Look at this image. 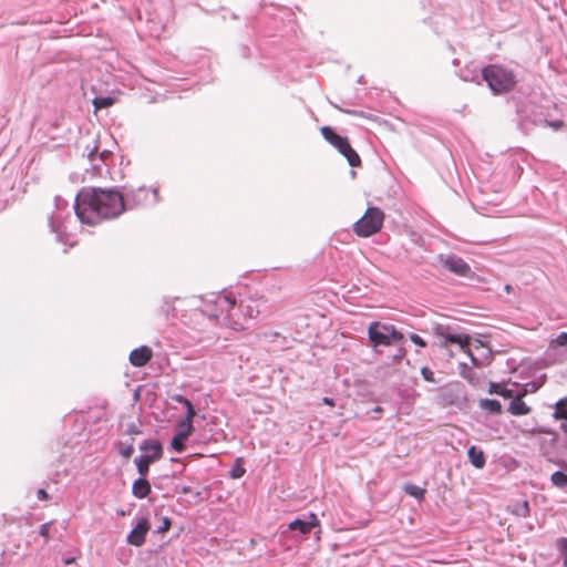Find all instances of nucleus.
I'll return each mask as SVG.
<instances>
[{"mask_svg":"<svg viewBox=\"0 0 567 567\" xmlns=\"http://www.w3.org/2000/svg\"><path fill=\"white\" fill-rule=\"evenodd\" d=\"M124 209L122 194L113 189L84 188L79 193L75 203L76 216L90 226L116 218Z\"/></svg>","mask_w":567,"mask_h":567,"instance_id":"nucleus-1","label":"nucleus"},{"mask_svg":"<svg viewBox=\"0 0 567 567\" xmlns=\"http://www.w3.org/2000/svg\"><path fill=\"white\" fill-rule=\"evenodd\" d=\"M231 309H236V298L229 293H210L203 299L202 307L194 310V316L206 317L209 321L221 319Z\"/></svg>","mask_w":567,"mask_h":567,"instance_id":"nucleus-2","label":"nucleus"},{"mask_svg":"<svg viewBox=\"0 0 567 567\" xmlns=\"http://www.w3.org/2000/svg\"><path fill=\"white\" fill-rule=\"evenodd\" d=\"M369 342L379 352V347L405 343L404 334L393 324L373 321L368 327Z\"/></svg>","mask_w":567,"mask_h":567,"instance_id":"nucleus-3","label":"nucleus"},{"mask_svg":"<svg viewBox=\"0 0 567 567\" xmlns=\"http://www.w3.org/2000/svg\"><path fill=\"white\" fill-rule=\"evenodd\" d=\"M482 75L495 94L509 92L516 84L514 73L499 65L484 68Z\"/></svg>","mask_w":567,"mask_h":567,"instance_id":"nucleus-4","label":"nucleus"},{"mask_svg":"<svg viewBox=\"0 0 567 567\" xmlns=\"http://www.w3.org/2000/svg\"><path fill=\"white\" fill-rule=\"evenodd\" d=\"M140 450L143 452L142 455L134 458V463L137 468V473L141 476H147L150 472V465L163 456V446L158 440H144Z\"/></svg>","mask_w":567,"mask_h":567,"instance_id":"nucleus-5","label":"nucleus"},{"mask_svg":"<svg viewBox=\"0 0 567 567\" xmlns=\"http://www.w3.org/2000/svg\"><path fill=\"white\" fill-rule=\"evenodd\" d=\"M384 213L378 207H369L363 216L354 223L353 231L360 237H369L380 231Z\"/></svg>","mask_w":567,"mask_h":567,"instance_id":"nucleus-6","label":"nucleus"},{"mask_svg":"<svg viewBox=\"0 0 567 567\" xmlns=\"http://www.w3.org/2000/svg\"><path fill=\"white\" fill-rule=\"evenodd\" d=\"M320 132L323 138L347 158L350 166H361V158L359 154L352 148L347 137L337 134L330 126H322Z\"/></svg>","mask_w":567,"mask_h":567,"instance_id":"nucleus-7","label":"nucleus"},{"mask_svg":"<svg viewBox=\"0 0 567 567\" xmlns=\"http://www.w3.org/2000/svg\"><path fill=\"white\" fill-rule=\"evenodd\" d=\"M433 332L436 337L441 338V347L449 344H458L460 349L467 352L472 362L477 365L478 360L471 353V337L463 333H456L450 326L436 324L433 327Z\"/></svg>","mask_w":567,"mask_h":567,"instance_id":"nucleus-8","label":"nucleus"},{"mask_svg":"<svg viewBox=\"0 0 567 567\" xmlns=\"http://www.w3.org/2000/svg\"><path fill=\"white\" fill-rule=\"evenodd\" d=\"M439 262L442 267L456 276L465 277L473 279L475 277V272L472 271L470 265L465 262L461 257L449 254V255H439Z\"/></svg>","mask_w":567,"mask_h":567,"instance_id":"nucleus-9","label":"nucleus"},{"mask_svg":"<svg viewBox=\"0 0 567 567\" xmlns=\"http://www.w3.org/2000/svg\"><path fill=\"white\" fill-rule=\"evenodd\" d=\"M194 426L193 424L177 422L175 426V434L171 440V446L177 453H182L185 451L186 445L185 442L193 433Z\"/></svg>","mask_w":567,"mask_h":567,"instance_id":"nucleus-10","label":"nucleus"},{"mask_svg":"<svg viewBox=\"0 0 567 567\" xmlns=\"http://www.w3.org/2000/svg\"><path fill=\"white\" fill-rule=\"evenodd\" d=\"M151 528L150 522L146 517H141L128 533L126 542L130 545L140 547L145 543L146 535Z\"/></svg>","mask_w":567,"mask_h":567,"instance_id":"nucleus-11","label":"nucleus"},{"mask_svg":"<svg viewBox=\"0 0 567 567\" xmlns=\"http://www.w3.org/2000/svg\"><path fill=\"white\" fill-rule=\"evenodd\" d=\"M315 527H320V522L313 513H310L305 518L298 517L288 525L289 530H297L301 535H308Z\"/></svg>","mask_w":567,"mask_h":567,"instance_id":"nucleus-12","label":"nucleus"},{"mask_svg":"<svg viewBox=\"0 0 567 567\" xmlns=\"http://www.w3.org/2000/svg\"><path fill=\"white\" fill-rule=\"evenodd\" d=\"M152 357V349L147 346H141L131 351L128 360L133 367L142 368L151 361Z\"/></svg>","mask_w":567,"mask_h":567,"instance_id":"nucleus-13","label":"nucleus"},{"mask_svg":"<svg viewBox=\"0 0 567 567\" xmlns=\"http://www.w3.org/2000/svg\"><path fill=\"white\" fill-rule=\"evenodd\" d=\"M553 417L560 422L559 429L567 435V398H563L554 404Z\"/></svg>","mask_w":567,"mask_h":567,"instance_id":"nucleus-14","label":"nucleus"},{"mask_svg":"<svg viewBox=\"0 0 567 567\" xmlns=\"http://www.w3.org/2000/svg\"><path fill=\"white\" fill-rule=\"evenodd\" d=\"M152 492V487L146 476H141L133 482L132 494L140 499L147 497Z\"/></svg>","mask_w":567,"mask_h":567,"instance_id":"nucleus-15","label":"nucleus"},{"mask_svg":"<svg viewBox=\"0 0 567 567\" xmlns=\"http://www.w3.org/2000/svg\"><path fill=\"white\" fill-rule=\"evenodd\" d=\"M236 309L243 313L245 321L247 319H254L260 313L259 305L255 300H249L247 302L241 301L239 305L236 303Z\"/></svg>","mask_w":567,"mask_h":567,"instance_id":"nucleus-16","label":"nucleus"},{"mask_svg":"<svg viewBox=\"0 0 567 567\" xmlns=\"http://www.w3.org/2000/svg\"><path fill=\"white\" fill-rule=\"evenodd\" d=\"M224 324L230 327L233 329H244L245 320L243 318V313H240L237 309H231L224 317Z\"/></svg>","mask_w":567,"mask_h":567,"instance_id":"nucleus-17","label":"nucleus"},{"mask_svg":"<svg viewBox=\"0 0 567 567\" xmlns=\"http://www.w3.org/2000/svg\"><path fill=\"white\" fill-rule=\"evenodd\" d=\"M467 457L471 464L476 468H483L486 464L484 452L475 445L468 447Z\"/></svg>","mask_w":567,"mask_h":567,"instance_id":"nucleus-18","label":"nucleus"},{"mask_svg":"<svg viewBox=\"0 0 567 567\" xmlns=\"http://www.w3.org/2000/svg\"><path fill=\"white\" fill-rule=\"evenodd\" d=\"M508 412L516 416L527 415L530 413V408L519 396H513L508 406Z\"/></svg>","mask_w":567,"mask_h":567,"instance_id":"nucleus-19","label":"nucleus"},{"mask_svg":"<svg viewBox=\"0 0 567 567\" xmlns=\"http://www.w3.org/2000/svg\"><path fill=\"white\" fill-rule=\"evenodd\" d=\"M478 408L492 415H499L503 412L501 402L495 399H481L478 401Z\"/></svg>","mask_w":567,"mask_h":567,"instance_id":"nucleus-20","label":"nucleus"},{"mask_svg":"<svg viewBox=\"0 0 567 567\" xmlns=\"http://www.w3.org/2000/svg\"><path fill=\"white\" fill-rule=\"evenodd\" d=\"M175 400L184 405L186 409L185 417L179 420V422L193 424V419L196 415V410L193 405V403L183 395H176Z\"/></svg>","mask_w":567,"mask_h":567,"instance_id":"nucleus-21","label":"nucleus"},{"mask_svg":"<svg viewBox=\"0 0 567 567\" xmlns=\"http://www.w3.org/2000/svg\"><path fill=\"white\" fill-rule=\"evenodd\" d=\"M115 449L124 458L128 460L134 453V437H127L115 443Z\"/></svg>","mask_w":567,"mask_h":567,"instance_id":"nucleus-22","label":"nucleus"},{"mask_svg":"<svg viewBox=\"0 0 567 567\" xmlns=\"http://www.w3.org/2000/svg\"><path fill=\"white\" fill-rule=\"evenodd\" d=\"M487 392L489 394H497L503 396L504 399H512L514 391L507 389L503 383L489 382Z\"/></svg>","mask_w":567,"mask_h":567,"instance_id":"nucleus-23","label":"nucleus"},{"mask_svg":"<svg viewBox=\"0 0 567 567\" xmlns=\"http://www.w3.org/2000/svg\"><path fill=\"white\" fill-rule=\"evenodd\" d=\"M178 297H164L161 306V311L166 317H174L176 315L175 302L178 301Z\"/></svg>","mask_w":567,"mask_h":567,"instance_id":"nucleus-24","label":"nucleus"},{"mask_svg":"<svg viewBox=\"0 0 567 567\" xmlns=\"http://www.w3.org/2000/svg\"><path fill=\"white\" fill-rule=\"evenodd\" d=\"M550 482L555 487L567 488V474L561 471H556L551 474Z\"/></svg>","mask_w":567,"mask_h":567,"instance_id":"nucleus-25","label":"nucleus"},{"mask_svg":"<svg viewBox=\"0 0 567 567\" xmlns=\"http://www.w3.org/2000/svg\"><path fill=\"white\" fill-rule=\"evenodd\" d=\"M404 492L419 501L423 499L426 493L424 488L410 483L404 485Z\"/></svg>","mask_w":567,"mask_h":567,"instance_id":"nucleus-26","label":"nucleus"},{"mask_svg":"<svg viewBox=\"0 0 567 567\" xmlns=\"http://www.w3.org/2000/svg\"><path fill=\"white\" fill-rule=\"evenodd\" d=\"M530 508L529 503L527 501H523L513 506L512 513L519 517H527L529 515Z\"/></svg>","mask_w":567,"mask_h":567,"instance_id":"nucleus-27","label":"nucleus"},{"mask_svg":"<svg viewBox=\"0 0 567 567\" xmlns=\"http://www.w3.org/2000/svg\"><path fill=\"white\" fill-rule=\"evenodd\" d=\"M557 549L559 551L560 557L563 558V564L567 567V538L560 537L556 542Z\"/></svg>","mask_w":567,"mask_h":567,"instance_id":"nucleus-28","label":"nucleus"},{"mask_svg":"<svg viewBox=\"0 0 567 567\" xmlns=\"http://www.w3.org/2000/svg\"><path fill=\"white\" fill-rule=\"evenodd\" d=\"M114 99L113 97H95L93 100V105L95 107V110H102V109H105V107H110L114 104Z\"/></svg>","mask_w":567,"mask_h":567,"instance_id":"nucleus-29","label":"nucleus"},{"mask_svg":"<svg viewBox=\"0 0 567 567\" xmlns=\"http://www.w3.org/2000/svg\"><path fill=\"white\" fill-rule=\"evenodd\" d=\"M141 433H142V431H141L140 426L136 423L131 422V423L126 424V429L122 433V436L126 435L127 437H134V435H138Z\"/></svg>","mask_w":567,"mask_h":567,"instance_id":"nucleus-30","label":"nucleus"},{"mask_svg":"<svg viewBox=\"0 0 567 567\" xmlns=\"http://www.w3.org/2000/svg\"><path fill=\"white\" fill-rule=\"evenodd\" d=\"M246 470L245 467L239 463V460L236 462V464L231 467L229 475L231 478H240L245 475Z\"/></svg>","mask_w":567,"mask_h":567,"instance_id":"nucleus-31","label":"nucleus"},{"mask_svg":"<svg viewBox=\"0 0 567 567\" xmlns=\"http://www.w3.org/2000/svg\"><path fill=\"white\" fill-rule=\"evenodd\" d=\"M393 346L396 347V349L392 355V360H393V362L399 363L405 357L406 350L404 348V343L393 344Z\"/></svg>","mask_w":567,"mask_h":567,"instance_id":"nucleus-32","label":"nucleus"},{"mask_svg":"<svg viewBox=\"0 0 567 567\" xmlns=\"http://www.w3.org/2000/svg\"><path fill=\"white\" fill-rule=\"evenodd\" d=\"M52 522L44 523L40 526L39 534L44 538V542L48 543L50 532H51Z\"/></svg>","mask_w":567,"mask_h":567,"instance_id":"nucleus-33","label":"nucleus"},{"mask_svg":"<svg viewBox=\"0 0 567 567\" xmlns=\"http://www.w3.org/2000/svg\"><path fill=\"white\" fill-rule=\"evenodd\" d=\"M421 375L425 381L435 383L434 372L430 368L423 367L421 369Z\"/></svg>","mask_w":567,"mask_h":567,"instance_id":"nucleus-34","label":"nucleus"},{"mask_svg":"<svg viewBox=\"0 0 567 567\" xmlns=\"http://www.w3.org/2000/svg\"><path fill=\"white\" fill-rule=\"evenodd\" d=\"M410 340L415 344V346H419L421 348H425L426 347V341L421 338L419 334L416 333H411L410 334Z\"/></svg>","mask_w":567,"mask_h":567,"instance_id":"nucleus-35","label":"nucleus"},{"mask_svg":"<svg viewBox=\"0 0 567 567\" xmlns=\"http://www.w3.org/2000/svg\"><path fill=\"white\" fill-rule=\"evenodd\" d=\"M556 343L560 347L567 346V332H560L555 340L551 341V344Z\"/></svg>","mask_w":567,"mask_h":567,"instance_id":"nucleus-36","label":"nucleus"},{"mask_svg":"<svg viewBox=\"0 0 567 567\" xmlns=\"http://www.w3.org/2000/svg\"><path fill=\"white\" fill-rule=\"evenodd\" d=\"M175 492L181 494H189L192 492V488L188 485H177L175 487Z\"/></svg>","mask_w":567,"mask_h":567,"instance_id":"nucleus-37","label":"nucleus"},{"mask_svg":"<svg viewBox=\"0 0 567 567\" xmlns=\"http://www.w3.org/2000/svg\"><path fill=\"white\" fill-rule=\"evenodd\" d=\"M169 527H171V519L165 517L163 519V525L161 527H158L157 533L166 532V530H168Z\"/></svg>","mask_w":567,"mask_h":567,"instance_id":"nucleus-38","label":"nucleus"},{"mask_svg":"<svg viewBox=\"0 0 567 567\" xmlns=\"http://www.w3.org/2000/svg\"><path fill=\"white\" fill-rule=\"evenodd\" d=\"M37 496L40 501H47L49 499V494L44 488H39L37 492Z\"/></svg>","mask_w":567,"mask_h":567,"instance_id":"nucleus-39","label":"nucleus"},{"mask_svg":"<svg viewBox=\"0 0 567 567\" xmlns=\"http://www.w3.org/2000/svg\"><path fill=\"white\" fill-rule=\"evenodd\" d=\"M64 565H71L75 561L74 557H65L62 559Z\"/></svg>","mask_w":567,"mask_h":567,"instance_id":"nucleus-40","label":"nucleus"},{"mask_svg":"<svg viewBox=\"0 0 567 567\" xmlns=\"http://www.w3.org/2000/svg\"><path fill=\"white\" fill-rule=\"evenodd\" d=\"M322 401H323V403H324V404H327V405H334L333 400H332V399H330V398H327V396H326V398H323V399H322Z\"/></svg>","mask_w":567,"mask_h":567,"instance_id":"nucleus-41","label":"nucleus"},{"mask_svg":"<svg viewBox=\"0 0 567 567\" xmlns=\"http://www.w3.org/2000/svg\"><path fill=\"white\" fill-rule=\"evenodd\" d=\"M536 433H539V434H551V431H549L547 429H538L536 431Z\"/></svg>","mask_w":567,"mask_h":567,"instance_id":"nucleus-42","label":"nucleus"},{"mask_svg":"<svg viewBox=\"0 0 567 567\" xmlns=\"http://www.w3.org/2000/svg\"><path fill=\"white\" fill-rule=\"evenodd\" d=\"M504 290H505L507 293H511V292H512V290H513V287H512L511 285H506V286L504 287Z\"/></svg>","mask_w":567,"mask_h":567,"instance_id":"nucleus-43","label":"nucleus"},{"mask_svg":"<svg viewBox=\"0 0 567 567\" xmlns=\"http://www.w3.org/2000/svg\"><path fill=\"white\" fill-rule=\"evenodd\" d=\"M461 374H462V377H463L464 379H467L470 382H472V378H471L470 375L465 374V372H464V371H462V372H461Z\"/></svg>","mask_w":567,"mask_h":567,"instance_id":"nucleus-44","label":"nucleus"},{"mask_svg":"<svg viewBox=\"0 0 567 567\" xmlns=\"http://www.w3.org/2000/svg\"><path fill=\"white\" fill-rule=\"evenodd\" d=\"M461 367H462L463 369L468 370V372H471V370L467 368V365H466V364H461Z\"/></svg>","mask_w":567,"mask_h":567,"instance_id":"nucleus-45","label":"nucleus"},{"mask_svg":"<svg viewBox=\"0 0 567 567\" xmlns=\"http://www.w3.org/2000/svg\"><path fill=\"white\" fill-rule=\"evenodd\" d=\"M381 411H382V409H381L380 406H377V408L374 409V412H381Z\"/></svg>","mask_w":567,"mask_h":567,"instance_id":"nucleus-46","label":"nucleus"},{"mask_svg":"<svg viewBox=\"0 0 567 567\" xmlns=\"http://www.w3.org/2000/svg\"><path fill=\"white\" fill-rule=\"evenodd\" d=\"M559 125H560L559 123H555V124H553V126H555L556 128H558V127H559Z\"/></svg>","mask_w":567,"mask_h":567,"instance_id":"nucleus-47","label":"nucleus"},{"mask_svg":"<svg viewBox=\"0 0 567 567\" xmlns=\"http://www.w3.org/2000/svg\"><path fill=\"white\" fill-rule=\"evenodd\" d=\"M179 460L178 458H172V462H178Z\"/></svg>","mask_w":567,"mask_h":567,"instance_id":"nucleus-48","label":"nucleus"}]
</instances>
